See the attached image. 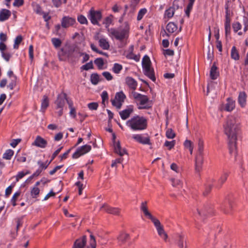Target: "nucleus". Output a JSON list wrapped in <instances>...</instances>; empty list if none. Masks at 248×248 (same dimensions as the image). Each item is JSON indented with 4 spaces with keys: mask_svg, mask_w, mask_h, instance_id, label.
<instances>
[{
    "mask_svg": "<svg viewBox=\"0 0 248 248\" xmlns=\"http://www.w3.org/2000/svg\"><path fill=\"white\" fill-rule=\"evenodd\" d=\"M41 181H37L34 185L31 188V196L32 198H37L40 192L38 186L40 185Z\"/></svg>",
    "mask_w": 248,
    "mask_h": 248,
    "instance_id": "f3484780",
    "label": "nucleus"
},
{
    "mask_svg": "<svg viewBox=\"0 0 248 248\" xmlns=\"http://www.w3.org/2000/svg\"><path fill=\"white\" fill-rule=\"evenodd\" d=\"M51 42L54 45V46L56 47H59L61 46L62 44V42L60 39L56 38H53L51 39Z\"/></svg>",
    "mask_w": 248,
    "mask_h": 248,
    "instance_id": "3c124183",
    "label": "nucleus"
},
{
    "mask_svg": "<svg viewBox=\"0 0 248 248\" xmlns=\"http://www.w3.org/2000/svg\"><path fill=\"white\" fill-rule=\"evenodd\" d=\"M101 17L102 16L100 12L95 11L92 10L90 11L88 18L93 24H98V22L100 20Z\"/></svg>",
    "mask_w": 248,
    "mask_h": 248,
    "instance_id": "9b49d317",
    "label": "nucleus"
},
{
    "mask_svg": "<svg viewBox=\"0 0 248 248\" xmlns=\"http://www.w3.org/2000/svg\"><path fill=\"white\" fill-rule=\"evenodd\" d=\"M103 76L105 78L108 80H111L113 78V77L111 74L107 71H105L103 72Z\"/></svg>",
    "mask_w": 248,
    "mask_h": 248,
    "instance_id": "69168bd1",
    "label": "nucleus"
},
{
    "mask_svg": "<svg viewBox=\"0 0 248 248\" xmlns=\"http://www.w3.org/2000/svg\"><path fill=\"white\" fill-rule=\"evenodd\" d=\"M177 30V26L173 22H169L166 26V30L169 33H173Z\"/></svg>",
    "mask_w": 248,
    "mask_h": 248,
    "instance_id": "2f4dec72",
    "label": "nucleus"
},
{
    "mask_svg": "<svg viewBox=\"0 0 248 248\" xmlns=\"http://www.w3.org/2000/svg\"><path fill=\"white\" fill-rule=\"evenodd\" d=\"M75 23L76 20L75 18L67 16H63L61 20L62 27L64 28H67L72 26Z\"/></svg>",
    "mask_w": 248,
    "mask_h": 248,
    "instance_id": "ddd939ff",
    "label": "nucleus"
},
{
    "mask_svg": "<svg viewBox=\"0 0 248 248\" xmlns=\"http://www.w3.org/2000/svg\"><path fill=\"white\" fill-rule=\"evenodd\" d=\"M131 95L139 109H147L152 108L153 102L146 95L136 92H132Z\"/></svg>",
    "mask_w": 248,
    "mask_h": 248,
    "instance_id": "20e7f679",
    "label": "nucleus"
},
{
    "mask_svg": "<svg viewBox=\"0 0 248 248\" xmlns=\"http://www.w3.org/2000/svg\"><path fill=\"white\" fill-rule=\"evenodd\" d=\"M147 10L146 8H144L141 9L138 12V16H137V20L138 21L140 20L144 15L147 13Z\"/></svg>",
    "mask_w": 248,
    "mask_h": 248,
    "instance_id": "c03bdc74",
    "label": "nucleus"
},
{
    "mask_svg": "<svg viewBox=\"0 0 248 248\" xmlns=\"http://www.w3.org/2000/svg\"><path fill=\"white\" fill-rule=\"evenodd\" d=\"M21 191L20 190H18L16 192H15L13 195L10 201L11 204L13 206H15L16 205V201L17 200V199L19 197Z\"/></svg>",
    "mask_w": 248,
    "mask_h": 248,
    "instance_id": "72a5a7b5",
    "label": "nucleus"
},
{
    "mask_svg": "<svg viewBox=\"0 0 248 248\" xmlns=\"http://www.w3.org/2000/svg\"><path fill=\"white\" fill-rule=\"evenodd\" d=\"M96 241L94 237L92 235H90V239L89 242V246L87 248H96Z\"/></svg>",
    "mask_w": 248,
    "mask_h": 248,
    "instance_id": "a18cd8bd",
    "label": "nucleus"
},
{
    "mask_svg": "<svg viewBox=\"0 0 248 248\" xmlns=\"http://www.w3.org/2000/svg\"><path fill=\"white\" fill-rule=\"evenodd\" d=\"M226 20L225 23V29L226 34H227L230 32L231 25H230V19L229 17L228 8H226Z\"/></svg>",
    "mask_w": 248,
    "mask_h": 248,
    "instance_id": "b1692460",
    "label": "nucleus"
},
{
    "mask_svg": "<svg viewBox=\"0 0 248 248\" xmlns=\"http://www.w3.org/2000/svg\"><path fill=\"white\" fill-rule=\"evenodd\" d=\"M114 150L115 152L120 156H123L126 154L125 149L121 148L120 142H117L114 143Z\"/></svg>",
    "mask_w": 248,
    "mask_h": 248,
    "instance_id": "5701e85b",
    "label": "nucleus"
},
{
    "mask_svg": "<svg viewBox=\"0 0 248 248\" xmlns=\"http://www.w3.org/2000/svg\"><path fill=\"white\" fill-rule=\"evenodd\" d=\"M90 80L93 84L96 85L99 81V77L97 74H93L91 76Z\"/></svg>",
    "mask_w": 248,
    "mask_h": 248,
    "instance_id": "58836bf2",
    "label": "nucleus"
},
{
    "mask_svg": "<svg viewBox=\"0 0 248 248\" xmlns=\"http://www.w3.org/2000/svg\"><path fill=\"white\" fill-rule=\"evenodd\" d=\"M11 16V12L10 10L2 9L0 11V21L3 22L7 20Z\"/></svg>",
    "mask_w": 248,
    "mask_h": 248,
    "instance_id": "6ab92c4d",
    "label": "nucleus"
},
{
    "mask_svg": "<svg viewBox=\"0 0 248 248\" xmlns=\"http://www.w3.org/2000/svg\"><path fill=\"white\" fill-rule=\"evenodd\" d=\"M142 66L144 74L152 80L155 81V78L154 71L151 66V62L150 58L147 55H145L142 58Z\"/></svg>",
    "mask_w": 248,
    "mask_h": 248,
    "instance_id": "39448f33",
    "label": "nucleus"
},
{
    "mask_svg": "<svg viewBox=\"0 0 248 248\" xmlns=\"http://www.w3.org/2000/svg\"><path fill=\"white\" fill-rule=\"evenodd\" d=\"M123 69V66L121 64L115 63L112 67V71L115 74H119Z\"/></svg>",
    "mask_w": 248,
    "mask_h": 248,
    "instance_id": "37998d69",
    "label": "nucleus"
},
{
    "mask_svg": "<svg viewBox=\"0 0 248 248\" xmlns=\"http://www.w3.org/2000/svg\"><path fill=\"white\" fill-rule=\"evenodd\" d=\"M126 98V95L123 91L116 93L115 97L111 100L112 105L117 109H120Z\"/></svg>",
    "mask_w": 248,
    "mask_h": 248,
    "instance_id": "6e6552de",
    "label": "nucleus"
},
{
    "mask_svg": "<svg viewBox=\"0 0 248 248\" xmlns=\"http://www.w3.org/2000/svg\"><path fill=\"white\" fill-rule=\"evenodd\" d=\"M24 3V0H15L13 3V6L15 7H20Z\"/></svg>",
    "mask_w": 248,
    "mask_h": 248,
    "instance_id": "774afa93",
    "label": "nucleus"
},
{
    "mask_svg": "<svg viewBox=\"0 0 248 248\" xmlns=\"http://www.w3.org/2000/svg\"><path fill=\"white\" fill-rule=\"evenodd\" d=\"M68 100L66 98L65 93H62L59 94L55 101V105L56 106V109L58 110L57 113L59 116L62 115L63 113V109L65 105V100Z\"/></svg>",
    "mask_w": 248,
    "mask_h": 248,
    "instance_id": "423d86ee",
    "label": "nucleus"
},
{
    "mask_svg": "<svg viewBox=\"0 0 248 248\" xmlns=\"http://www.w3.org/2000/svg\"><path fill=\"white\" fill-rule=\"evenodd\" d=\"M78 21L82 24H87L88 21L85 16L80 15L78 17Z\"/></svg>",
    "mask_w": 248,
    "mask_h": 248,
    "instance_id": "052dcab7",
    "label": "nucleus"
},
{
    "mask_svg": "<svg viewBox=\"0 0 248 248\" xmlns=\"http://www.w3.org/2000/svg\"><path fill=\"white\" fill-rule=\"evenodd\" d=\"M91 149V146L87 144L81 146L78 148L77 151L73 154V157L74 158H78L80 156L89 152Z\"/></svg>",
    "mask_w": 248,
    "mask_h": 248,
    "instance_id": "9d476101",
    "label": "nucleus"
},
{
    "mask_svg": "<svg viewBox=\"0 0 248 248\" xmlns=\"http://www.w3.org/2000/svg\"><path fill=\"white\" fill-rule=\"evenodd\" d=\"M129 25L127 22H124L119 30L115 28L108 29V34L111 38H115L119 41L127 39L129 36Z\"/></svg>",
    "mask_w": 248,
    "mask_h": 248,
    "instance_id": "7ed1b4c3",
    "label": "nucleus"
},
{
    "mask_svg": "<svg viewBox=\"0 0 248 248\" xmlns=\"http://www.w3.org/2000/svg\"><path fill=\"white\" fill-rule=\"evenodd\" d=\"M99 46L104 50H108L110 47L107 38L102 37L98 40Z\"/></svg>",
    "mask_w": 248,
    "mask_h": 248,
    "instance_id": "4be33fe9",
    "label": "nucleus"
},
{
    "mask_svg": "<svg viewBox=\"0 0 248 248\" xmlns=\"http://www.w3.org/2000/svg\"><path fill=\"white\" fill-rule=\"evenodd\" d=\"M91 49L94 52L97 53H99L101 55H104V56H105L106 57H108V55L107 54V53L106 52H103L102 51H101V50H99L97 48V47L93 44H91Z\"/></svg>",
    "mask_w": 248,
    "mask_h": 248,
    "instance_id": "de8ad7c7",
    "label": "nucleus"
},
{
    "mask_svg": "<svg viewBox=\"0 0 248 248\" xmlns=\"http://www.w3.org/2000/svg\"><path fill=\"white\" fill-rule=\"evenodd\" d=\"M14 152L11 149H8L6 150L5 153L3 154V158L6 160H10L13 156Z\"/></svg>",
    "mask_w": 248,
    "mask_h": 248,
    "instance_id": "f704fd0d",
    "label": "nucleus"
},
{
    "mask_svg": "<svg viewBox=\"0 0 248 248\" xmlns=\"http://www.w3.org/2000/svg\"><path fill=\"white\" fill-rule=\"evenodd\" d=\"M171 185L173 187H182L183 186L182 181L179 179L171 178L170 179Z\"/></svg>",
    "mask_w": 248,
    "mask_h": 248,
    "instance_id": "e433bc0d",
    "label": "nucleus"
},
{
    "mask_svg": "<svg viewBox=\"0 0 248 248\" xmlns=\"http://www.w3.org/2000/svg\"><path fill=\"white\" fill-rule=\"evenodd\" d=\"M175 8L173 7H170L168 9L166 10L164 13V18L170 19L171 18L174 14Z\"/></svg>",
    "mask_w": 248,
    "mask_h": 248,
    "instance_id": "c756f323",
    "label": "nucleus"
},
{
    "mask_svg": "<svg viewBox=\"0 0 248 248\" xmlns=\"http://www.w3.org/2000/svg\"><path fill=\"white\" fill-rule=\"evenodd\" d=\"M47 144V141L40 136H37L32 145L41 148H45Z\"/></svg>",
    "mask_w": 248,
    "mask_h": 248,
    "instance_id": "dca6fc26",
    "label": "nucleus"
},
{
    "mask_svg": "<svg viewBox=\"0 0 248 248\" xmlns=\"http://www.w3.org/2000/svg\"><path fill=\"white\" fill-rule=\"evenodd\" d=\"M129 234L127 233L123 232L120 233L118 237L119 243L121 244L124 243L128 238Z\"/></svg>",
    "mask_w": 248,
    "mask_h": 248,
    "instance_id": "7c9ffc66",
    "label": "nucleus"
},
{
    "mask_svg": "<svg viewBox=\"0 0 248 248\" xmlns=\"http://www.w3.org/2000/svg\"><path fill=\"white\" fill-rule=\"evenodd\" d=\"M112 22V19L111 17H107L105 19L103 23L105 25V27L107 30L108 29H110L109 27L111 24Z\"/></svg>",
    "mask_w": 248,
    "mask_h": 248,
    "instance_id": "864d4df0",
    "label": "nucleus"
},
{
    "mask_svg": "<svg viewBox=\"0 0 248 248\" xmlns=\"http://www.w3.org/2000/svg\"><path fill=\"white\" fill-rule=\"evenodd\" d=\"M1 56L6 61L8 62L10 60L12 55L9 52H2Z\"/></svg>",
    "mask_w": 248,
    "mask_h": 248,
    "instance_id": "e2e57ef3",
    "label": "nucleus"
},
{
    "mask_svg": "<svg viewBox=\"0 0 248 248\" xmlns=\"http://www.w3.org/2000/svg\"><path fill=\"white\" fill-rule=\"evenodd\" d=\"M203 159L202 156L196 157L195 159V170L197 172H200L202 168Z\"/></svg>",
    "mask_w": 248,
    "mask_h": 248,
    "instance_id": "bb28decb",
    "label": "nucleus"
},
{
    "mask_svg": "<svg viewBox=\"0 0 248 248\" xmlns=\"http://www.w3.org/2000/svg\"><path fill=\"white\" fill-rule=\"evenodd\" d=\"M170 169L174 171V172H175L176 173H180L181 172V169L178 166V165L174 163H172L171 165H170Z\"/></svg>",
    "mask_w": 248,
    "mask_h": 248,
    "instance_id": "4d7b16f0",
    "label": "nucleus"
},
{
    "mask_svg": "<svg viewBox=\"0 0 248 248\" xmlns=\"http://www.w3.org/2000/svg\"><path fill=\"white\" fill-rule=\"evenodd\" d=\"M67 103L70 109L69 115L71 117L76 118V110L73 106V102L71 100H67Z\"/></svg>",
    "mask_w": 248,
    "mask_h": 248,
    "instance_id": "393cba45",
    "label": "nucleus"
},
{
    "mask_svg": "<svg viewBox=\"0 0 248 248\" xmlns=\"http://www.w3.org/2000/svg\"><path fill=\"white\" fill-rule=\"evenodd\" d=\"M50 162L51 161L49 162L46 161V162L44 163L39 160L37 162V164L39 166V168H40L42 171L43 170H45L47 167Z\"/></svg>",
    "mask_w": 248,
    "mask_h": 248,
    "instance_id": "8fccbe9b",
    "label": "nucleus"
},
{
    "mask_svg": "<svg viewBox=\"0 0 248 248\" xmlns=\"http://www.w3.org/2000/svg\"><path fill=\"white\" fill-rule=\"evenodd\" d=\"M126 85L131 89L135 90L137 87V81L132 78L128 77L125 78Z\"/></svg>",
    "mask_w": 248,
    "mask_h": 248,
    "instance_id": "aec40b11",
    "label": "nucleus"
},
{
    "mask_svg": "<svg viewBox=\"0 0 248 248\" xmlns=\"http://www.w3.org/2000/svg\"><path fill=\"white\" fill-rule=\"evenodd\" d=\"M198 148L199 156H202V154L204 148V142L202 139H199L198 140Z\"/></svg>",
    "mask_w": 248,
    "mask_h": 248,
    "instance_id": "a19ab883",
    "label": "nucleus"
},
{
    "mask_svg": "<svg viewBox=\"0 0 248 248\" xmlns=\"http://www.w3.org/2000/svg\"><path fill=\"white\" fill-rule=\"evenodd\" d=\"M88 107L90 110H96L98 107V104L95 102L90 103L88 104Z\"/></svg>",
    "mask_w": 248,
    "mask_h": 248,
    "instance_id": "680f3d73",
    "label": "nucleus"
},
{
    "mask_svg": "<svg viewBox=\"0 0 248 248\" xmlns=\"http://www.w3.org/2000/svg\"><path fill=\"white\" fill-rule=\"evenodd\" d=\"M166 136L167 138L172 139L175 136V134L171 128L168 129L166 132Z\"/></svg>",
    "mask_w": 248,
    "mask_h": 248,
    "instance_id": "09e8293b",
    "label": "nucleus"
},
{
    "mask_svg": "<svg viewBox=\"0 0 248 248\" xmlns=\"http://www.w3.org/2000/svg\"><path fill=\"white\" fill-rule=\"evenodd\" d=\"M30 173V171L27 170L26 172L24 171H21L17 173L15 176L16 182H17L20 179H22L26 175Z\"/></svg>",
    "mask_w": 248,
    "mask_h": 248,
    "instance_id": "ea45409f",
    "label": "nucleus"
},
{
    "mask_svg": "<svg viewBox=\"0 0 248 248\" xmlns=\"http://www.w3.org/2000/svg\"><path fill=\"white\" fill-rule=\"evenodd\" d=\"M231 55L232 59L234 60H238L239 59V55L236 47L233 46L231 49Z\"/></svg>",
    "mask_w": 248,
    "mask_h": 248,
    "instance_id": "c9c22d12",
    "label": "nucleus"
},
{
    "mask_svg": "<svg viewBox=\"0 0 248 248\" xmlns=\"http://www.w3.org/2000/svg\"><path fill=\"white\" fill-rule=\"evenodd\" d=\"M48 106V100L46 96L43 97L41 103V110L44 111Z\"/></svg>",
    "mask_w": 248,
    "mask_h": 248,
    "instance_id": "4c0bfd02",
    "label": "nucleus"
},
{
    "mask_svg": "<svg viewBox=\"0 0 248 248\" xmlns=\"http://www.w3.org/2000/svg\"><path fill=\"white\" fill-rule=\"evenodd\" d=\"M232 27L234 31L237 32L241 29L242 26L239 22H237L233 24Z\"/></svg>",
    "mask_w": 248,
    "mask_h": 248,
    "instance_id": "0e129e2a",
    "label": "nucleus"
},
{
    "mask_svg": "<svg viewBox=\"0 0 248 248\" xmlns=\"http://www.w3.org/2000/svg\"><path fill=\"white\" fill-rule=\"evenodd\" d=\"M16 77H13V79H11V82L8 85V88L12 90L16 86Z\"/></svg>",
    "mask_w": 248,
    "mask_h": 248,
    "instance_id": "bf43d9fd",
    "label": "nucleus"
},
{
    "mask_svg": "<svg viewBox=\"0 0 248 248\" xmlns=\"http://www.w3.org/2000/svg\"><path fill=\"white\" fill-rule=\"evenodd\" d=\"M132 139L136 142L143 145H151L150 137L148 133L134 134Z\"/></svg>",
    "mask_w": 248,
    "mask_h": 248,
    "instance_id": "0eeeda50",
    "label": "nucleus"
},
{
    "mask_svg": "<svg viewBox=\"0 0 248 248\" xmlns=\"http://www.w3.org/2000/svg\"><path fill=\"white\" fill-rule=\"evenodd\" d=\"M224 130L229 139V147L232 154H236V135L240 129L239 120L233 116H230L226 119L224 125Z\"/></svg>",
    "mask_w": 248,
    "mask_h": 248,
    "instance_id": "f257e3e1",
    "label": "nucleus"
},
{
    "mask_svg": "<svg viewBox=\"0 0 248 248\" xmlns=\"http://www.w3.org/2000/svg\"><path fill=\"white\" fill-rule=\"evenodd\" d=\"M235 102L232 99L228 98L227 99V103L225 105L224 109L227 111L230 112L235 108Z\"/></svg>",
    "mask_w": 248,
    "mask_h": 248,
    "instance_id": "412c9836",
    "label": "nucleus"
},
{
    "mask_svg": "<svg viewBox=\"0 0 248 248\" xmlns=\"http://www.w3.org/2000/svg\"><path fill=\"white\" fill-rule=\"evenodd\" d=\"M152 221L154 223L156 229L158 234L164 241H166L168 236L166 232H165L163 226L161 225L160 221L158 219L155 218Z\"/></svg>",
    "mask_w": 248,
    "mask_h": 248,
    "instance_id": "1a4fd4ad",
    "label": "nucleus"
},
{
    "mask_svg": "<svg viewBox=\"0 0 248 248\" xmlns=\"http://www.w3.org/2000/svg\"><path fill=\"white\" fill-rule=\"evenodd\" d=\"M184 241V235L183 234H180L178 236V240L177 242V245L180 248H184L185 247H186V245H185Z\"/></svg>",
    "mask_w": 248,
    "mask_h": 248,
    "instance_id": "473e14b6",
    "label": "nucleus"
},
{
    "mask_svg": "<svg viewBox=\"0 0 248 248\" xmlns=\"http://www.w3.org/2000/svg\"><path fill=\"white\" fill-rule=\"evenodd\" d=\"M22 41V37L21 35H18L15 38L14 41V44L13 46V47L14 49H18L19 47V44Z\"/></svg>",
    "mask_w": 248,
    "mask_h": 248,
    "instance_id": "79ce46f5",
    "label": "nucleus"
},
{
    "mask_svg": "<svg viewBox=\"0 0 248 248\" xmlns=\"http://www.w3.org/2000/svg\"><path fill=\"white\" fill-rule=\"evenodd\" d=\"M100 210L114 215H118L120 213V210L119 208L110 207L107 204H104L100 206Z\"/></svg>",
    "mask_w": 248,
    "mask_h": 248,
    "instance_id": "f8f14e48",
    "label": "nucleus"
},
{
    "mask_svg": "<svg viewBox=\"0 0 248 248\" xmlns=\"http://www.w3.org/2000/svg\"><path fill=\"white\" fill-rule=\"evenodd\" d=\"M175 144V141L174 140L171 141H166L164 145L166 146L169 150L171 149Z\"/></svg>",
    "mask_w": 248,
    "mask_h": 248,
    "instance_id": "5fc2aeb1",
    "label": "nucleus"
},
{
    "mask_svg": "<svg viewBox=\"0 0 248 248\" xmlns=\"http://www.w3.org/2000/svg\"><path fill=\"white\" fill-rule=\"evenodd\" d=\"M81 68L84 70H88L93 68V64L92 62H88L85 64L82 65Z\"/></svg>",
    "mask_w": 248,
    "mask_h": 248,
    "instance_id": "13d9d810",
    "label": "nucleus"
},
{
    "mask_svg": "<svg viewBox=\"0 0 248 248\" xmlns=\"http://www.w3.org/2000/svg\"><path fill=\"white\" fill-rule=\"evenodd\" d=\"M238 103L242 107H244L246 104V95L244 92H241L238 96Z\"/></svg>",
    "mask_w": 248,
    "mask_h": 248,
    "instance_id": "c85d7f7f",
    "label": "nucleus"
},
{
    "mask_svg": "<svg viewBox=\"0 0 248 248\" xmlns=\"http://www.w3.org/2000/svg\"><path fill=\"white\" fill-rule=\"evenodd\" d=\"M94 63L99 68H102L104 65V61L102 58H97L94 60Z\"/></svg>",
    "mask_w": 248,
    "mask_h": 248,
    "instance_id": "603ef678",
    "label": "nucleus"
},
{
    "mask_svg": "<svg viewBox=\"0 0 248 248\" xmlns=\"http://www.w3.org/2000/svg\"><path fill=\"white\" fill-rule=\"evenodd\" d=\"M147 204V202L146 201L142 202L140 204V210L143 213L144 216L146 217L151 219V221H153L156 218L153 217L151 213L149 211Z\"/></svg>",
    "mask_w": 248,
    "mask_h": 248,
    "instance_id": "4468645a",
    "label": "nucleus"
},
{
    "mask_svg": "<svg viewBox=\"0 0 248 248\" xmlns=\"http://www.w3.org/2000/svg\"><path fill=\"white\" fill-rule=\"evenodd\" d=\"M184 146L186 149L188 150L191 155L193 153L194 149V143L192 141L187 139L184 142Z\"/></svg>",
    "mask_w": 248,
    "mask_h": 248,
    "instance_id": "a878e982",
    "label": "nucleus"
},
{
    "mask_svg": "<svg viewBox=\"0 0 248 248\" xmlns=\"http://www.w3.org/2000/svg\"><path fill=\"white\" fill-rule=\"evenodd\" d=\"M219 75V73L217 71V69L215 64H213L211 67L210 76L212 79H216L217 78Z\"/></svg>",
    "mask_w": 248,
    "mask_h": 248,
    "instance_id": "cd10ccee",
    "label": "nucleus"
},
{
    "mask_svg": "<svg viewBox=\"0 0 248 248\" xmlns=\"http://www.w3.org/2000/svg\"><path fill=\"white\" fill-rule=\"evenodd\" d=\"M86 243V238L85 236L77 239L72 248H84Z\"/></svg>",
    "mask_w": 248,
    "mask_h": 248,
    "instance_id": "a211bd4d",
    "label": "nucleus"
},
{
    "mask_svg": "<svg viewBox=\"0 0 248 248\" xmlns=\"http://www.w3.org/2000/svg\"><path fill=\"white\" fill-rule=\"evenodd\" d=\"M134 111V107L132 105H129L126 107V108L120 111L119 114L121 116V118L123 120H126L127 119L130 115V114L133 113Z\"/></svg>",
    "mask_w": 248,
    "mask_h": 248,
    "instance_id": "2eb2a0df",
    "label": "nucleus"
},
{
    "mask_svg": "<svg viewBox=\"0 0 248 248\" xmlns=\"http://www.w3.org/2000/svg\"><path fill=\"white\" fill-rule=\"evenodd\" d=\"M228 175L227 172H223L218 180V183L221 185L223 184L226 181Z\"/></svg>",
    "mask_w": 248,
    "mask_h": 248,
    "instance_id": "49530a36",
    "label": "nucleus"
},
{
    "mask_svg": "<svg viewBox=\"0 0 248 248\" xmlns=\"http://www.w3.org/2000/svg\"><path fill=\"white\" fill-rule=\"evenodd\" d=\"M126 125L132 131H141L147 129L148 121L143 116L135 115L126 121Z\"/></svg>",
    "mask_w": 248,
    "mask_h": 248,
    "instance_id": "f03ea898",
    "label": "nucleus"
},
{
    "mask_svg": "<svg viewBox=\"0 0 248 248\" xmlns=\"http://www.w3.org/2000/svg\"><path fill=\"white\" fill-rule=\"evenodd\" d=\"M193 5L194 4L188 3L186 9L185 10V14L188 17H189L190 13L193 8Z\"/></svg>",
    "mask_w": 248,
    "mask_h": 248,
    "instance_id": "6e6d98bb",
    "label": "nucleus"
},
{
    "mask_svg": "<svg viewBox=\"0 0 248 248\" xmlns=\"http://www.w3.org/2000/svg\"><path fill=\"white\" fill-rule=\"evenodd\" d=\"M123 161V159L122 158H117L115 160H114L112 161L111 166L112 167H115V166H116V165L117 164L122 163Z\"/></svg>",
    "mask_w": 248,
    "mask_h": 248,
    "instance_id": "338daca9",
    "label": "nucleus"
}]
</instances>
